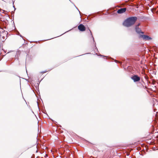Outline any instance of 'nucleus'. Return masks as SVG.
Instances as JSON below:
<instances>
[{
    "mask_svg": "<svg viewBox=\"0 0 158 158\" xmlns=\"http://www.w3.org/2000/svg\"><path fill=\"white\" fill-rule=\"evenodd\" d=\"M137 19L136 17H131L126 19L123 23V25L127 27H129L133 25Z\"/></svg>",
    "mask_w": 158,
    "mask_h": 158,
    "instance_id": "1",
    "label": "nucleus"
},
{
    "mask_svg": "<svg viewBox=\"0 0 158 158\" xmlns=\"http://www.w3.org/2000/svg\"><path fill=\"white\" fill-rule=\"evenodd\" d=\"M139 38H142L143 40H149L152 39V38L150 36L145 35H139Z\"/></svg>",
    "mask_w": 158,
    "mask_h": 158,
    "instance_id": "2",
    "label": "nucleus"
},
{
    "mask_svg": "<svg viewBox=\"0 0 158 158\" xmlns=\"http://www.w3.org/2000/svg\"><path fill=\"white\" fill-rule=\"evenodd\" d=\"M131 78L134 82H136L139 81L140 80V78L137 75H133L131 77Z\"/></svg>",
    "mask_w": 158,
    "mask_h": 158,
    "instance_id": "3",
    "label": "nucleus"
},
{
    "mask_svg": "<svg viewBox=\"0 0 158 158\" xmlns=\"http://www.w3.org/2000/svg\"><path fill=\"white\" fill-rule=\"evenodd\" d=\"M135 30L136 33L139 35H141L140 34H143L144 32L142 31L141 29L139 27H135Z\"/></svg>",
    "mask_w": 158,
    "mask_h": 158,
    "instance_id": "4",
    "label": "nucleus"
},
{
    "mask_svg": "<svg viewBox=\"0 0 158 158\" xmlns=\"http://www.w3.org/2000/svg\"><path fill=\"white\" fill-rule=\"evenodd\" d=\"M78 29L81 31H83L85 30V26L82 24H80L78 27Z\"/></svg>",
    "mask_w": 158,
    "mask_h": 158,
    "instance_id": "5",
    "label": "nucleus"
},
{
    "mask_svg": "<svg viewBox=\"0 0 158 158\" xmlns=\"http://www.w3.org/2000/svg\"><path fill=\"white\" fill-rule=\"evenodd\" d=\"M127 9L126 8H121L118 9L117 12V13L119 14H122L126 12Z\"/></svg>",
    "mask_w": 158,
    "mask_h": 158,
    "instance_id": "6",
    "label": "nucleus"
},
{
    "mask_svg": "<svg viewBox=\"0 0 158 158\" xmlns=\"http://www.w3.org/2000/svg\"><path fill=\"white\" fill-rule=\"evenodd\" d=\"M89 31H90V33L91 35V36H92V37L93 38L94 42V37L93 36V35H92V33L91 32V31L89 29Z\"/></svg>",
    "mask_w": 158,
    "mask_h": 158,
    "instance_id": "7",
    "label": "nucleus"
},
{
    "mask_svg": "<svg viewBox=\"0 0 158 158\" xmlns=\"http://www.w3.org/2000/svg\"><path fill=\"white\" fill-rule=\"evenodd\" d=\"M140 25V23H138L137 25H136L135 27H139V26Z\"/></svg>",
    "mask_w": 158,
    "mask_h": 158,
    "instance_id": "8",
    "label": "nucleus"
},
{
    "mask_svg": "<svg viewBox=\"0 0 158 158\" xmlns=\"http://www.w3.org/2000/svg\"><path fill=\"white\" fill-rule=\"evenodd\" d=\"M114 61L116 63H121L120 62L116 60H114Z\"/></svg>",
    "mask_w": 158,
    "mask_h": 158,
    "instance_id": "9",
    "label": "nucleus"
},
{
    "mask_svg": "<svg viewBox=\"0 0 158 158\" xmlns=\"http://www.w3.org/2000/svg\"><path fill=\"white\" fill-rule=\"evenodd\" d=\"M17 35L23 38V36L20 34L19 32H18Z\"/></svg>",
    "mask_w": 158,
    "mask_h": 158,
    "instance_id": "10",
    "label": "nucleus"
},
{
    "mask_svg": "<svg viewBox=\"0 0 158 158\" xmlns=\"http://www.w3.org/2000/svg\"><path fill=\"white\" fill-rule=\"evenodd\" d=\"M47 72V71H44L41 72V73H46Z\"/></svg>",
    "mask_w": 158,
    "mask_h": 158,
    "instance_id": "11",
    "label": "nucleus"
},
{
    "mask_svg": "<svg viewBox=\"0 0 158 158\" xmlns=\"http://www.w3.org/2000/svg\"><path fill=\"white\" fill-rule=\"evenodd\" d=\"M100 55V56H103V57H106V56H102V55H101V54H100V55ZM106 57H107V56H106Z\"/></svg>",
    "mask_w": 158,
    "mask_h": 158,
    "instance_id": "12",
    "label": "nucleus"
},
{
    "mask_svg": "<svg viewBox=\"0 0 158 158\" xmlns=\"http://www.w3.org/2000/svg\"><path fill=\"white\" fill-rule=\"evenodd\" d=\"M13 7L14 8V9H15V10L16 9H15V6L13 5Z\"/></svg>",
    "mask_w": 158,
    "mask_h": 158,
    "instance_id": "13",
    "label": "nucleus"
},
{
    "mask_svg": "<svg viewBox=\"0 0 158 158\" xmlns=\"http://www.w3.org/2000/svg\"><path fill=\"white\" fill-rule=\"evenodd\" d=\"M95 47H96L95 49H97V50H98V49H97V47H96V44H95Z\"/></svg>",
    "mask_w": 158,
    "mask_h": 158,
    "instance_id": "14",
    "label": "nucleus"
},
{
    "mask_svg": "<svg viewBox=\"0 0 158 158\" xmlns=\"http://www.w3.org/2000/svg\"><path fill=\"white\" fill-rule=\"evenodd\" d=\"M89 18V16L87 17V19H88V18Z\"/></svg>",
    "mask_w": 158,
    "mask_h": 158,
    "instance_id": "15",
    "label": "nucleus"
},
{
    "mask_svg": "<svg viewBox=\"0 0 158 158\" xmlns=\"http://www.w3.org/2000/svg\"><path fill=\"white\" fill-rule=\"evenodd\" d=\"M13 4H14V1H13Z\"/></svg>",
    "mask_w": 158,
    "mask_h": 158,
    "instance_id": "16",
    "label": "nucleus"
},
{
    "mask_svg": "<svg viewBox=\"0 0 158 158\" xmlns=\"http://www.w3.org/2000/svg\"><path fill=\"white\" fill-rule=\"evenodd\" d=\"M78 11H79V12L80 14H81V12L79 10H78Z\"/></svg>",
    "mask_w": 158,
    "mask_h": 158,
    "instance_id": "17",
    "label": "nucleus"
},
{
    "mask_svg": "<svg viewBox=\"0 0 158 158\" xmlns=\"http://www.w3.org/2000/svg\"><path fill=\"white\" fill-rule=\"evenodd\" d=\"M76 8H77V9L78 10V8H77L76 7Z\"/></svg>",
    "mask_w": 158,
    "mask_h": 158,
    "instance_id": "18",
    "label": "nucleus"
}]
</instances>
